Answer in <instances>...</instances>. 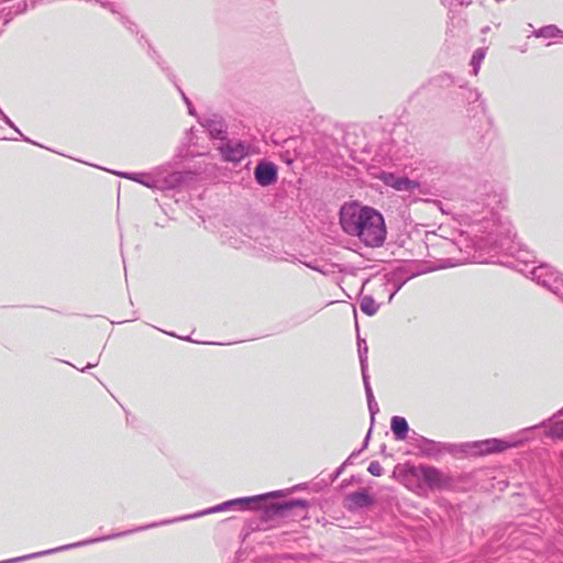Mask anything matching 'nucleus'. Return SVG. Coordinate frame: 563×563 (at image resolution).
I'll return each mask as SVG.
<instances>
[{
	"label": "nucleus",
	"instance_id": "3",
	"mask_svg": "<svg viewBox=\"0 0 563 563\" xmlns=\"http://www.w3.org/2000/svg\"><path fill=\"white\" fill-rule=\"evenodd\" d=\"M284 490H274L254 496L239 497L221 503L224 511L261 510L262 517L269 520L276 517L306 518L310 503L303 498H291L282 501L271 500L284 496Z\"/></svg>",
	"mask_w": 563,
	"mask_h": 563
},
{
	"label": "nucleus",
	"instance_id": "26",
	"mask_svg": "<svg viewBox=\"0 0 563 563\" xmlns=\"http://www.w3.org/2000/svg\"><path fill=\"white\" fill-rule=\"evenodd\" d=\"M14 10L12 7H3L0 9L1 27L5 26L14 16Z\"/></svg>",
	"mask_w": 563,
	"mask_h": 563
},
{
	"label": "nucleus",
	"instance_id": "44",
	"mask_svg": "<svg viewBox=\"0 0 563 563\" xmlns=\"http://www.w3.org/2000/svg\"><path fill=\"white\" fill-rule=\"evenodd\" d=\"M2 32V27L0 26V33Z\"/></svg>",
	"mask_w": 563,
	"mask_h": 563
},
{
	"label": "nucleus",
	"instance_id": "2",
	"mask_svg": "<svg viewBox=\"0 0 563 563\" xmlns=\"http://www.w3.org/2000/svg\"><path fill=\"white\" fill-rule=\"evenodd\" d=\"M339 221L344 233L357 238L368 247H379L386 240L385 219L373 207L357 201L345 202L340 208Z\"/></svg>",
	"mask_w": 563,
	"mask_h": 563
},
{
	"label": "nucleus",
	"instance_id": "12",
	"mask_svg": "<svg viewBox=\"0 0 563 563\" xmlns=\"http://www.w3.org/2000/svg\"><path fill=\"white\" fill-rule=\"evenodd\" d=\"M255 181L262 187H268L276 184L278 179V167L275 163L261 159L254 168Z\"/></svg>",
	"mask_w": 563,
	"mask_h": 563
},
{
	"label": "nucleus",
	"instance_id": "32",
	"mask_svg": "<svg viewBox=\"0 0 563 563\" xmlns=\"http://www.w3.org/2000/svg\"><path fill=\"white\" fill-rule=\"evenodd\" d=\"M14 10V14H20V13H23L26 11L27 9V2L24 0V1H20L18 2L16 4L14 5H11Z\"/></svg>",
	"mask_w": 563,
	"mask_h": 563
},
{
	"label": "nucleus",
	"instance_id": "43",
	"mask_svg": "<svg viewBox=\"0 0 563 563\" xmlns=\"http://www.w3.org/2000/svg\"><path fill=\"white\" fill-rule=\"evenodd\" d=\"M183 340L192 341L190 336H185V338H183Z\"/></svg>",
	"mask_w": 563,
	"mask_h": 563
},
{
	"label": "nucleus",
	"instance_id": "14",
	"mask_svg": "<svg viewBox=\"0 0 563 563\" xmlns=\"http://www.w3.org/2000/svg\"><path fill=\"white\" fill-rule=\"evenodd\" d=\"M379 179L388 187L405 192H413L416 189L420 187L419 181L412 180L406 176H399L395 173L383 172L379 175Z\"/></svg>",
	"mask_w": 563,
	"mask_h": 563
},
{
	"label": "nucleus",
	"instance_id": "10",
	"mask_svg": "<svg viewBox=\"0 0 563 563\" xmlns=\"http://www.w3.org/2000/svg\"><path fill=\"white\" fill-rule=\"evenodd\" d=\"M409 438L411 445L418 449L420 455L424 457H438L440 454H442L443 451L448 450L450 446L445 443L437 442L434 440L420 435L416 431H412Z\"/></svg>",
	"mask_w": 563,
	"mask_h": 563
},
{
	"label": "nucleus",
	"instance_id": "17",
	"mask_svg": "<svg viewBox=\"0 0 563 563\" xmlns=\"http://www.w3.org/2000/svg\"><path fill=\"white\" fill-rule=\"evenodd\" d=\"M390 429L397 441H402L408 437L409 424L404 417L394 416L390 420Z\"/></svg>",
	"mask_w": 563,
	"mask_h": 563
},
{
	"label": "nucleus",
	"instance_id": "36",
	"mask_svg": "<svg viewBox=\"0 0 563 563\" xmlns=\"http://www.w3.org/2000/svg\"><path fill=\"white\" fill-rule=\"evenodd\" d=\"M176 87H177V90L180 92L181 98H183L184 102L186 103V106H190V102H191L190 99L186 96V93L181 90V88L179 86L176 85Z\"/></svg>",
	"mask_w": 563,
	"mask_h": 563
},
{
	"label": "nucleus",
	"instance_id": "24",
	"mask_svg": "<svg viewBox=\"0 0 563 563\" xmlns=\"http://www.w3.org/2000/svg\"><path fill=\"white\" fill-rule=\"evenodd\" d=\"M485 58V52L483 48H477L471 58V66H472V74L477 75L481 68V64L483 59Z\"/></svg>",
	"mask_w": 563,
	"mask_h": 563
},
{
	"label": "nucleus",
	"instance_id": "4",
	"mask_svg": "<svg viewBox=\"0 0 563 563\" xmlns=\"http://www.w3.org/2000/svg\"><path fill=\"white\" fill-rule=\"evenodd\" d=\"M221 511H224V510H223L222 504H219V505H216L213 507H209V508H206L203 510H200V511H197V512H194V514L176 517V518H173V519L163 520L161 522H153V523H150V525H146V526L137 527V528L132 529V530H126V531H122V532H118V533H112V534H109V536H102V537H97V538H91V539H88V540L75 542V547L78 548V547H82V545H87V544L98 543V542H102V541H107V540H111V539H117V538L125 537V536L131 534L133 532L143 531V530L155 528V527H158V526L172 525V523L179 522V521L196 519V518H200V517H203V516H207V515H211V514H216V512H221Z\"/></svg>",
	"mask_w": 563,
	"mask_h": 563
},
{
	"label": "nucleus",
	"instance_id": "15",
	"mask_svg": "<svg viewBox=\"0 0 563 563\" xmlns=\"http://www.w3.org/2000/svg\"><path fill=\"white\" fill-rule=\"evenodd\" d=\"M422 272L411 273L407 278L399 279L397 277V273H394L389 277H384L379 279L378 291L387 292V302H390L395 295L402 288V286L410 279Z\"/></svg>",
	"mask_w": 563,
	"mask_h": 563
},
{
	"label": "nucleus",
	"instance_id": "35",
	"mask_svg": "<svg viewBox=\"0 0 563 563\" xmlns=\"http://www.w3.org/2000/svg\"><path fill=\"white\" fill-rule=\"evenodd\" d=\"M371 433H372V428L368 430V432H367V434H366V437H365V439H364V441L362 443V446L358 449V450H361V452L364 451L365 449H367L368 442H369V439H371Z\"/></svg>",
	"mask_w": 563,
	"mask_h": 563
},
{
	"label": "nucleus",
	"instance_id": "33",
	"mask_svg": "<svg viewBox=\"0 0 563 563\" xmlns=\"http://www.w3.org/2000/svg\"><path fill=\"white\" fill-rule=\"evenodd\" d=\"M347 465H345V463L343 462L332 474L331 476V481L334 482L335 479H338L341 474L343 473V471L345 470Z\"/></svg>",
	"mask_w": 563,
	"mask_h": 563
},
{
	"label": "nucleus",
	"instance_id": "30",
	"mask_svg": "<svg viewBox=\"0 0 563 563\" xmlns=\"http://www.w3.org/2000/svg\"><path fill=\"white\" fill-rule=\"evenodd\" d=\"M551 435L553 438L563 440V420L555 423V426L553 427V429L551 431Z\"/></svg>",
	"mask_w": 563,
	"mask_h": 563
},
{
	"label": "nucleus",
	"instance_id": "29",
	"mask_svg": "<svg viewBox=\"0 0 563 563\" xmlns=\"http://www.w3.org/2000/svg\"><path fill=\"white\" fill-rule=\"evenodd\" d=\"M3 121H4V123H5V124H8V125H9V126H11L12 129H14V130H15V131L21 135V137H22V140H23V141L29 142V143H32V144H34V145H38V146H41L38 143H36V142H34V141L30 140L27 136L23 135V134L21 133V131L15 126V124L10 120V118H9V117H7V115H4V114H3Z\"/></svg>",
	"mask_w": 563,
	"mask_h": 563
},
{
	"label": "nucleus",
	"instance_id": "20",
	"mask_svg": "<svg viewBox=\"0 0 563 563\" xmlns=\"http://www.w3.org/2000/svg\"><path fill=\"white\" fill-rule=\"evenodd\" d=\"M533 35L544 38L563 37V31L554 24H549L533 31Z\"/></svg>",
	"mask_w": 563,
	"mask_h": 563
},
{
	"label": "nucleus",
	"instance_id": "19",
	"mask_svg": "<svg viewBox=\"0 0 563 563\" xmlns=\"http://www.w3.org/2000/svg\"><path fill=\"white\" fill-rule=\"evenodd\" d=\"M363 384H364V389H365L368 411H369V415H371V422L373 424L375 422V416H376V413H378L379 408H378V405H377V402L375 400V397H374V394H373V389L371 387L369 379L363 380Z\"/></svg>",
	"mask_w": 563,
	"mask_h": 563
},
{
	"label": "nucleus",
	"instance_id": "16",
	"mask_svg": "<svg viewBox=\"0 0 563 563\" xmlns=\"http://www.w3.org/2000/svg\"><path fill=\"white\" fill-rule=\"evenodd\" d=\"M115 175L129 180H133L137 184L145 186L146 188L158 190L157 167H155L150 173L117 172Z\"/></svg>",
	"mask_w": 563,
	"mask_h": 563
},
{
	"label": "nucleus",
	"instance_id": "8",
	"mask_svg": "<svg viewBox=\"0 0 563 563\" xmlns=\"http://www.w3.org/2000/svg\"><path fill=\"white\" fill-rule=\"evenodd\" d=\"M413 475L422 485L430 489H442L451 484L446 475L438 467L431 465H419L415 468Z\"/></svg>",
	"mask_w": 563,
	"mask_h": 563
},
{
	"label": "nucleus",
	"instance_id": "7",
	"mask_svg": "<svg viewBox=\"0 0 563 563\" xmlns=\"http://www.w3.org/2000/svg\"><path fill=\"white\" fill-rule=\"evenodd\" d=\"M158 190H176L195 180L196 174L191 170H175L172 164L157 166Z\"/></svg>",
	"mask_w": 563,
	"mask_h": 563
},
{
	"label": "nucleus",
	"instance_id": "23",
	"mask_svg": "<svg viewBox=\"0 0 563 563\" xmlns=\"http://www.w3.org/2000/svg\"><path fill=\"white\" fill-rule=\"evenodd\" d=\"M459 87L462 90L461 97L467 104H472L481 100V93L477 89L468 88L463 84H459Z\"/></svg>",
	"mask_w": 563,
	"mask_h": 563
},
{
	"label": "nucleus",
	"instance_id": "42",
	"mask_svg": "<svg viewBox=\"0 0 563 563\" xmlns=\"http://www.w3.org/2000/svg\"><path fill=\"white\" fill-rule=\"evenodd\" d=\"M167 76L170 78V80H172V81H174V79H175V76H174V75H172V74L167 73Z\"/></svg>",
	"mask_w": 563,
	"mask_h": 563
},
{
	"label": "nucleus",
	"instance_id": "28",
	"mask_svg": "<svg viewBox=\"0 0 563 563\" xmlns=\"http://www.w3.org/2000/svg\"><path fill=\"white\" fill-rule=\"evenodd\" d=\"M442 4L444 7H448L450 10H452L453 7L460 5H468L472 3V0H441Z\"/></svg>",
	"mask_w": 563,
	"mask_h": 563
},
{
	"label": "nucleus",
	"instance_id": "6",
	"mask_svg": "<svg viewBox=\"0 0 563 563\" xmlns=\"http://www.w3.org/2000/svg\"><path fill=\"white\" fill-rule=\"evenodd\" d=\"M525 266L528 268V263H525ZM521 271L523 272V269ZM525 274L531 275L532 280L563 300V274L555 271L552 266L540 264L525 271Z\"/></svg>",
	"mask_w": 563,
	"mask_h": 563
},
{
	"label": "nucleus",
	"instance_id": "37",
	"mask_svg": "<svg viewBox=\"0 0 563 563\" xmlns=\"http://www.w3.org/2000/svg\"><path fill=\"white\" fill-rule=\"evenodd\" d=\"M303 265H306L307 267H309L316 272H322L321 268L312 262H303Z\"/></svg>",
	"mask_w": 563,
	"mask_h": 563
},
{
	"label": "nucleus",
	"instance_id": "22",
	"mask_svg": "<svg viewBox=\"0 0 563 563\" xmlns=\"http://www.w3.org/2000/svg\"><path fill=\"white\" fill-rule=\"evenodd\" d=\"M363 343H364V346L357 349V351H358V358H360V365H361L362 379L366 380V379H369L368 364H367L368 347H367L366 341H363Z\"/></svg>",
	"mask_w": 563,
	"mask_h": 563
},
{
	"label": "nucleus",
	"instance_id": "13",
	"mask_svg": "<svg viewBox=\"0 0 563 563\" xmlns=\"http://www.w3.org/2000/svg\"><path fill=\"white\" fill-rule=\"evenodd\" d=\"M374 505L375 498L366 488H360L350 493L344 498V507L351 512L367 509Z\"/></svg>",
	"mask_w": 563,
	"mask_h": 563
},
{
	"label": "nucleus",
	"instance_id": "9",
	"mask_svg": "<svg viewBox=\"0 0 563 563\" xmlns=\"http://www.w3.org/2000/svg\"><path fill=\"white\" fill-rule=\"evenodd\" d=\"M218 151L222 161L236 164L242 162L250 154V146L244 141H232L227 137L224 141L220 142Z\"/></svg>",
	"mask_w": 563,
	"mask_h": 563
},
{
	"label": "nucleus",
	"instance_id": "34",
	"mask_svg": "<svg viewBox=\"0 0 563 563\" xmlns=\"http://www.w3.org/2000/svg\"><path fill=\"white\" fill-rule=\"evenodd\" d=\"M361 454V450H354L349 457L344 461L345 465H352L354 460Z\"/></svg>",
	"mask_w": 563,
	"mask_h": 563
},
{
	"label": "nucleus",
	"instance_id": "21",
	"mask_svg": "<svg viewBox=\"0 0 563 563\" xmlns=\"http://www.w3.org/2000/svg\"><path fill=\"white\" fill-rule=\"evenodd\" d=\"M379 308V305L376 303L374 297L372 295H365L360 300V309L366 316H374Z\"/></svg>",
	"mask_w": 563,
	"mask_h": 563
},
{
	"label": "nucleus",
	"instance_id": "25",
	"mask_svg": "<svg viewBox=\"0 0 563 563\" xmlns=\"http://www.w3.org/2000/svg\"><path fill=\"white\" fill-rule=\"evenodd\" d=\"M431 84L440 87V88H446V87H450L451 85L453 84H456V81H454L453 77L449 74H441L437 77H434L432 80H431ZM460 82H457L459 85Z\"/></svg>",
	"mask_w": 563,
	"mask_h": 563
},
{
	"label": "nucleus",
	"instance_id": "41",
	"mask_svg": "<svg viewBox=\"0 0 563 563\" xmlns=\"http://www.w3.org/2000/svg\"><path fill=\"white\" fill-rule=\"evenodd\" d=\"M563 416V407L554 415V417Z\"/></svg>",
	"mask_w": 563,
	"mask_h": 563
},
{
	"label": "nucleus",
	"instance_id": "39",
	"mask_svg": "<svg viewBox=\"0 0 563 563\" xmlns=\"http://www.w3.org/2000/svg\"><path fill=\"white\" fill-rule=\"evenodd\" d=\"M365 339H362L360 335H357V349L363 347Z\"/></svg>",
	"mask_w": 563,
	"mask_h": 563
},
{
	"label": "nucleus",
	"instance_id": "1",
	"mask_svg": "<svg viewBox=\"0 0 563 563\" xmlns=\"http://www.w3.org/2000/svg\"><path fill=\"white\" fill-rule=\"evenodd\" d=\"M505 201L504 189L494 181L485 180L478 184L464 207L479 247L495 254L505 252L512 255L517 251L516 233L511 222L498 212Z\"/></svg>",
	"mask_w": 563,
	"mask_h": 563
},
{
	"label": "nucleus",
	"instance_id": "11",
	"mask_svg": "<svg viewBox=\"0 0 563 563\" xmlns=\"http://www.w3.org/2000/svg\"><path fill=\"white\" fill-rule=\"evenodd\" d=\"M198 121L207 130L211 140L222 142L228 137V124L222 115L210 113Z\"/></svg>",
	"mask_w": 563,
	"mask_h": 563
},
{
	"label": "nucleus",
	"instance_id": "18",
	"mask_svg": "<svg viewBox=\"0 0 563 563\" xmlns=\"http://www.w3.org/2000/svg\"><path fill=\"white\" fill-rule=\"evenodd\" d=\"M74 548H76L75 543L66 544V545L57 547L55 549H49V550H45V551H41V552L23 555V556H20V558H14V559H11V560L0 561V563L21 562V561H25V560H29V559L40 558V556H44V555H47V554H52V553H56V552H60V551L68 550V549H74Z\"/></svg>",
	"mask_w": 563,
	"mask_h": 563
},
{
	"label": "nucleus",
	"instance_id": "45",
	"mask_svg": "<svg viewBox=\"0 0 563 563\" xmlns=\"http://www.w3.org/2000/svg\"><path fill=\"white\" fill-rule=\"evenodd\" d=\"M562 459H563V451H562Z\"/></svg>",
	"mask_w": 563,
	"mask_h": 563
},
{
	"label": "nucleus",
	"instance_id": "5",
	"mask_svg": "<svg viewBox=\"0 0 563 563\" xmlns=\"http://www.w3.org/2000/svg\"><path fill=\"white\" fill-rule=\"evenodd\" d=\"M525 442V439L506 440L498 438H490L486 440L466 442L461 445V449L466 454L485 456L489 454H497L505 452L508 449L519 448Z\"/></svg>",
	"mask_w": 563,
	"mask_h": 563
},
{
	"label": "nucleus",
	"instance_id": "40",
	"mask_svg": "<svg viewBox=\"0 0 563 563\" xmlns=\"http://www.w3.org/2000/svg\"><path fill=\"white\" fill-rule=\"evenodd\" d=\"M97 365V362L96 363H88L81 371L85 372L86 369L88 368H92Z\"/></svg>",
	"mask_w": 563,
	"mask_h": 563
},
{
	"label": "nucleus",
	"instance_id": "38",
	"mask_svg": "<svg viewBox=\"0 0 563 563\" xmlns=\"http://www.w3.org/2000/svg\"><path fill=\"white\" fill-rule=\"evenodd\" d=\"M187 108H188V113L190 115H196V110H195V108H194L191 102H190V106H187Z\"/></svg>",
	"mask_w": 563,
	"mask_h": 563
},
{
	"label": "nucleus",
	"instance_id": "27",
	"mask_svg": "<svg viewBox=\"0 0 563 563\" xmlns=\"http://www.w3.org/2000/svg\"><path fill=\"white\" fill-rule=\"evenodd\" d=\"M371 475L379 477L384 474V468L378 461H372L367 467Z\"/></svg>",
	"mask_w": 563,
	"mask_h": 563
},
{
	"label": "nucleus",
	"instance_id": "31",
	"mask_svg": "<svg viewBox=\"0 0 563 563\" xmlns=\"http://www.w3.org/2000/svg\"><path fill=\"white\" fill-rule=\"evenodd\" d=\"M122 24L131 32L137 34V26L134 22L130 21L126 16H120Z\"/></svg>",
	"mask_w": 563,
	"mask_h": 563
}]
</instances>
